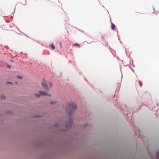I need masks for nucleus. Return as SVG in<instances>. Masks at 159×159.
<instances>
[{
	"instance_id": "obj_6",
	"label": "nucleus",
	"mask_w": 159,
	"mask_h": 159,
	"mask_svg": "<svg viewBox=\"0 0 159 159\" xmlns=\"http://www.w3.org/2000/svg\"><path fill=\"white\" fill-rule=\"evenodd\" d=\"M54 126L58 128L59 126V124L58 123L56 122L54 124Z\"/></svg>"
},
{
	"instance_id": "obj_8",
	"label": "nucleus",
	"mask_w": 159,
	"mask_h": 159,
	"mask_svg": "<svg viewBox=\"0 0 159 159\" xmlns=\"http://www.w3.org/2000/svg\"><path fill=\"white\" fill-rule=\"evenodd\" d=\"M51 46L53 49H54L55 48V46L53 44H52Z\"/></svg>"
},
{
	"instance_id": "obj_1",
	"label": "nucleus",
	"mask_w": 159,
	"mask_h": 159,
	"mask_svg": "<svg viewBox=\"0 0 159 159\" xmlns=\"http://www.w3.org/2000/svg\"><path fill=\"white\" fill-rule=\"evenodd\" d=\"M77 108L76 106L75 103L74 102L70 103L68 106L65 108L67 114H68L70 116L72 113L73 110H75ZM73 123V120L72 117L70 116L69 120L66 123L65 129L61 128L60 130L63 131H67L68 128H70L72 126Z\"/></svg>"
},
{
	"instance_id": "obj_10",
	"label": "nucleus",
	"mask_w": 159,
	"mask_h": 159,
	"mask_svg": "<svg viewBox=\"0 0 159 159\" xmlns=\"http://www.w3.org/2000/svg\"><path fill=\"white\" fill-rule=\"evenodd\" d=\"M56 102H55V101H51V102H50V103H51V104H54L55 103H56Z\"/></svg>"
},
{
	"instance_id": "obj_19",
	"label": "nucleus",
	"mask_w": 159,
	"mask_h": 159,
	"mask_svg": "<svg viewBox=\"0 0 159 159\" xmlns=\"http://www.w3.org/2000/svg\"><path fill=\"white\" fill-rule=\"evenodd\" d=\"M50 85H51V83H50Z\"/></svg>"
},
{
	"instance_id": "obj_14",
	"label": "nucleus",
	"mask_w": 159,
	"mask_h": 159,
	"mask_svg": "<svg viewBox=\"0 0 159 159\" xmlns=\"http://www.w3.org/2000/svg\"><path fill=\"white\" fill-rule=\"evenodd\" d=\"M7 84H12V83L11 82L8 81L7 82Z\"/></svg>"
},
{
	"instance_id": "obj_3",
	"label": "nucleus",
	"mask_w": 159,
	"mask_h": 159,
	"mask_svg": "<svg viewBox=\"0 0 159 159\" xmlns=\"http://www.w3.org/2000/svg\"><path fill=\"white\" fill-rule=\"evenodd\" d=\"M39 93H40L41 95L47 96L48 95V93L45 91H39Z\"/></svg>"
},
{
	"instance_id": "obj_16",
	"label": "nucleus",
	"mask_w": 159,
	"mask_h": 159,
	"mask_svg": "<svg viewBox=\"0 0 159 159\" xmlns=\"http://www.w3.org/2000/svg\"><path fill=\"white\" fill-rule=\"evenodd\" d=\"M87 126V124H85L84 125V127H85Z\"/></svg>"
},
{
	"instance_id": "obj_9",
	"label": "nucleus",
	"mask_w": 159,
	"mask_h": 159,
	"mask_svg": "<svg viewBox=\"0 0 159 159\" xmlns=\"http://www.w3.org/2000/svg\"><path fill=\"white\" fill-rule=\"evenodd\" d=\"M1 98L2 99H4L5 98V97L3 95H2Z\"/></svg>"
},
{
	"instance_id": "obj_20",
	"label": "nucleus",
	"mask_w": 159,
	"mask_h": 159,
	"mask_svg": "<svg viewBox=\"0 0 159 159\" xmlns=\"http://www.w3.org/2000/svg\"><path fill=\"white\" fill-rule=\"evenodd\" d=\"M11 61H12V60H11Z\"/></svg>"
},
{
	"instance_id": "obj_18",
	"label": "nucleus",
	"mask_w": 159,
	"mask_h": 159,
	"mask_svg": "<svg viewBox=\"0 0 159 159\" xmlns=\"http://www.w3.org/2000/svg\"><path fill=\"white\" fill-rule=\"evenodd\" d=\"M51 94H49V97H51Z\"/></svg>"
},
{
	"instance_id": "obj_11",
	"label": "nucleus",
	"mask_w": 159,
	"mask_h": 159,
	"mask_svg": "<svg viewBox=\"0 0 159 159\" xmlns=\"http://www.w3.org/2000/svg\"><path fill=\"white\" fill-rule=\"evenodd\" d=\"M17 77L18 79H21L22 78V77L19 75H17Z\"/></svg>"
},
{
	"instance_id": "obj_12",
	"label": "nucleus",
	"mask_w": 159,
	"mask_h": 159,
	"mask_svg": "<svg viewBox=\"0 0 159 159\" xmlns=\"http://www.w3.org/2000/svg\"><path fill=\"white\" fill-rule=\"evenodd\" d=\"M74 46H78L79 47H80V45H79L77 43H74Z\"/></svg>"
},
{
	"instance_id": "obj_5",
	"label": "nucleus",
	"mask_w": 159,
	"mask_h": 159,
	"mask_svg": "<svg viewBox=\"0 0 159 159\" xmlns=\"http://www.w3.org/2000/svg\"><path fill=\"white\" fill-rule=\"evenodd\" d=\"M34 95L38 98H39L41 96L40 93H34Z\"/></svg>"
},
{
	"instance_id": "obj_2",
	"label": "nucleus",
	"mask_w": 159,
	"mask_h": 159,
	"mask_svg": "<svg viewBox=\"0 0 159 159\" xmlns=\"http://www.w3.org/2000/svg\"><path fill=\"white\" fill-rule=\"evenodd\" d=\"M42 86L44 88L45 90L48 91L49 90V88L48 87L46 83H42Z\"/></svg>"
},
{
	"instance_id": "obj_13",
	"label": "nucleus",
	"mask_w": 159,
	"mask_h": 159,
	"mask_svg": "<svg viewBox=\"0 0 159 159\" xmlns=\"http://www.w3.org/2000/svg\"><path fill=\"white\" fill-rule=\"evenodd\" d=\"M7 66L8 69H10L11 68V66L9 65H7Z\"/></svg>"
},
{
	"instance_id": "obj_4",
	"label": "nucleus",
	"mask_w": 159,
	"mask_h": 159,
	"mask_svg": "<svg viewBox=\"0 0 159 159\" xmlns=\"http://www.w3.org/2000/svg\"><path fill=\"white\" fill-rule=\"evenodd\" d=\"M156 159H159V150L157 151L156 153Z\"/></svg>"
},
{
	"instance_id": "obj_7",
	"label": "nucleus",
	"mask_w": 159,
	"mask_h": 159,
	"mask_svg": "<svg viewBox=\"0 0 159 159\" xmlns=\"http://www.w3.org/2000/svg\"><path fill=\"white\" fill-rule=\"evenodd\" d=\"M115 28V25L113 24V23H112L111 24V29L112 30H114Z\"/></svg>"
},
{
	"instance_id": "obj_15",
	"label": "nucleus",
	"mask_w": 159,
	"mask_h": 159,
	"mask_svg": "<svg viewBox=\"0 0 159 159\" xmlns=\"http://www.w3.org/2000/svg\"><path fill=\"white\" fill-rule=\"evenodd\" d=\"M139 83L140 84V87H141L142 85V83L141 81H139Z\"/></svg>"
},
{
	"instance_id": "obj_17",
	"label": "nucleus",
	"mask_w": 159,
	"mask_h": 159,
	"mask_svg": "<svg viewBox=\"0 0 159 159\" xmlns=\"http://www.w3.org/2000/svg\"><path fill=\"white\" fill-rule=\"evenodd\" d=\"M60 47H61V42H60Z\"/></svg>"
}]
</instances>
